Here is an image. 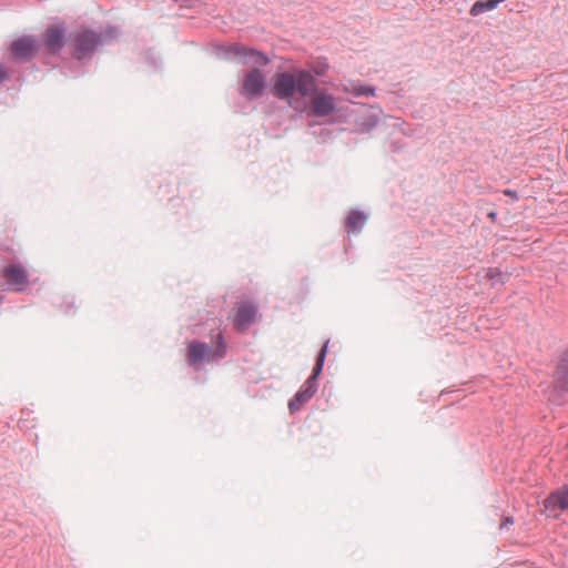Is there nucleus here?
<instances>
[{"label": "nucleus", "mask_w": 568, "mask_h": 568, "mask_svg": "<svg viewBox=\"0 0 568 568\" xmlns=\"http://www.w3.org/2000/svg\"><path fill=\"white\" fill-rule=\"evenodd\" d=\"M314 85L315 78L307 70L296 69L292 72H277L271 80V93L276 99L286 101L292 105L295 93L304 98L312 92Z\"/></svg>", "instance_id": "nucleus-1"}, {"label": "nucleus", "mask_w": 568, "mask_h": 568, "mask_svg": "<svg viewBox=\"0 0 568 568\" xmlns=\"http://www.w3.org/2000/svg\"><path fill=\"white\" fill-rule=\"evenodd\" d=\"M225 353L226 347L221 334L217 335V346L215 349L197 341H192L187 344V362L190 365H195L204 359L221 358Z\"/></svg>", "instance_id": "nucleus-2"}, {"label": "nucleus", "mask_w": 568, "mask_h": 568, "mask_svg": "<svg viewBox=\"0 0 568 568\" xmlns=\"http://www.w3.org/2000/svg\"><path fill=\"white\" fill-rule=\"evenodd\" d=\"M336 109V102L334 95L329 94L325 90L313 91L308 104L305 106V111L308 115L318 118L331 115Z\"/></svg>", "instance_id": "nucleus-3"}, {"label": "nucleus", "mask_w": 568, "mask_h": 568, "mask_svg": "<svg viewBox=\"0 0 568 568\" xmlns=\"http://www.w3.org/2000/svg\"><path fill=\"white\" fill-rule=\"evenodd\" d=\"M265 88H266L265 75L263 74V72L261 70H258L257 68H254L245 74L242 85L240 88V93L244 98L252 100V99H255V98L262 95Z\"/></svg>", "instance_id": "nucleus-4"}, {"label": "nucleus", "mask_w": 568, "mask_h": 568, "mask_svg": "<svg viewBox=\"0 0 568 568\" xmlns=\"http://www.w3.org/2000/svg\"><path fill=\"white\" fill-rule=\"evenodd\" d=\"M257 307L250 302H241L235 306L233 324L235 329L243 332L256 321Z\"/></svg>", "instance_id": "nucleus-5"}, {"label": "nucleus", "mask_w": 568, "mask_h": 568, "mask_svg": "<svg viewBox=\"0 0 568 568\" xmlns=\"http://www.w3.org/2000/svg\"><path fill=\"white\" fill-rule=\"evenodd\" d=\"M73 42L79 58L91 52L100 43V34L88 29H81L73 36Z\"/></svg>", "instance_id": "nucleus-6"}, {"label": "nucleus", "mask_w": 568, "mask_h": 568, "mask_svg": "<svg viewBox=\"0 0 568 568\" xmlns=\"http://www.w3.org/2000/svg\"><path fill=\"white\" fill-rule=\"evenodd\" d=\"M544 507L548 517H558L562 510L568 508V489L564 487L550 494L545 499Z\"/></svg>", "instance_id": "nucleus-7"}, {"label": "nucleus", "mask_w": 568, "mask_h": 568, "mask_svg": "<svg viewBox=\"0 0 568 568\" xmlns=\"http://www.w3.org/2000/svg\"><path fill=\"white\" fill-rule=\"evenodd\" d=\"M229 52L239 57L243 63H252L254 65H266L268 59L261 52L248 49L242 44H233L230 47Z\"/></svg>", "instance_id": "nucleus-8"}, {"label": "nucleus", "mask_w": 568, "mask_h": 568, "mask_svg": "<svg viewBox=\"0 0 568 568\" xmlns=\"http://www.w3.org/2000/svg\"><path fill=\"white\" fill-rule=\"evenodd\" d=\"M2 275L14 291H22L28 283L27 272L20 265L12 264L4 267Z\"/></svg>", "instance_id": "nucleus-9"}, {"label": "nucleus", "mask_w": 568, "mask_h": 568, "mask_svg": "<svg viewBox=\"0 0 568 568\" xmlns=\"http://www.w3.org/2000/svg\"><path fill=\"white\" fill-rule=\"evenodd\" d=\"M36 47V39L30 36H24L13 41L10 50L16 58L29 59L33 55Z\"/></svg>", "instance_id": "nucleus-10"}, {"label": "nucleus", "mask_w": 568, "mask_h": 568, "mask_svg": "<svg viewBox=\"0 0 568 568\" xmlns=\"http://www.w3.org/2000/svg\"><path fill=\"white\" fill-rule=\"evenodd\" d=\"M64 29L58 26H51L45 30L44 41L50 52H58L64 44Z\"/></svg>", "instance_id": "nucleus-11"}, {"label": "nucleus", "mask_w": 568, "mask_h": 568, "mask_svg": "<svg viewBox=\"0 0 568 568\" xmlns=\"http://www.w3.org/2000/svg\"><path fill=\"white\" fill-rule=\"evenodd\" d=\"M366 220L367 216L364 213L357 211L351 212L346 219L347 232H359L366 223Z\"/></svg>", "instance_id": "nucleus-12"}, {"label": "nucleus", "mask_w": 568, "mask_h": 568, "mask_svg": "<svg viewBox=\"0 0 568 568\" xmlns=\"http://www.w3.org/2000/svg\"><path fill=\"white\" fill-rule=\"evenodd\" d=\"M326 352H327V343L323 346V348L321 349V352L317 356L316 364L313 368V376L308 379V382L313 378H316L317 375L321 373V371L323 368L324 359L326 356Z\"/></svg>", "instance_id": "nucleus-13"}, {"label": "nucleus", "mask_w": 568, "mask_h": 568, "mask_svg": "<svg viewBox=\"0 0 568 568\" xmlns=\"http://www.w3.org/2000/svg\"><path fill=\"white\" fill-rule=\"evenodd\" d=\"M485 276L493 281V284H496V283H503L504 282V276H503V272L497 268V267H489L485 271Z\"/></svg>", "instance_id": "nucleus-14"}, {"label": "nucleus", "mask_w": 568, "mask_h": 568, "mask_svg": "<svg viewBox=\"0 0 568 568\" xmlns=\"http://www.w3.org/2000/svg\"><path fill=\"white\" fill-rule=\"evenodd\" d=\"M312 395H313V392L310 389H306L304 392L297 393L295 395V400L304 403V402L308 400L312 397Z\"/></svg>", "instance_id": "nucleus-15"}, {"label": "nucleus", "mask_w": 568, "mask_h": 568, "mask_svg": "<svg viewBox=\"0 0 568 568\" xmlns=\"http://www.w3.org/2000/svg\"><path fill=\"white\" fill-rule=\"evenodd\" d=\"M504 194H505V195H508V196H511V197H514V199H518V194H517V192H516V191H513V190H508V189H507V190H505V191H504Z\"/></svg>", "instance_id": "nucleus-16"}, {"label": "nucleus", "mask_w": 568, "mask_h": 568, "mask_svg": "<svg viewBox=\"0 0 568 568\" xmlns=\"http://www.w3.org/2000/svg\"><path fill=\"white\" fill-rule=\"evenodd\" d=\"M373 89H361L356 92V94H372Z\"/></svg>", "instance_id": "nucleus-17"}, {"label": "nucleus", "mask_w": 568, "mask_h": 568, "mask_svg": "<svg viewBox=\"0 0 568 568\" xmlns=\"http://www.w3.org/2000/svg\"><path fill=\"white\" fill-rule=\"evenodd\" d=\"M7 79V72L0 65V83Z\"/></svg>", "instance_id": "nucleus-18"}, {"label": "nucleus", "mask_w": 568, "mask_h": 568, "mask_svg": "<svg viewBox=\"0 0 568 568\" xmlns=\"http://www.w3.org/2000/svg\"><path fill=\"white\" fill-rule=\"evenodd\" d=\"M489 217L494 219L495 217V213H490Z\"/></svg>", "instance_id": "nucleus-19"}, {"label": "nucleus", "mask_w": 568, "mask_h": 568, "mask_svg": "<svg viewBox=\"0 0 568 568\" xmlns=\"http://www.w3.org/2000/svg\"><path fill=\"white\" fill-rule=\"evenodd\" d=\"M511 523L510 518H506V524Z\"/></svg>", "instance_id": "nucleus-20"}]
</instances>
